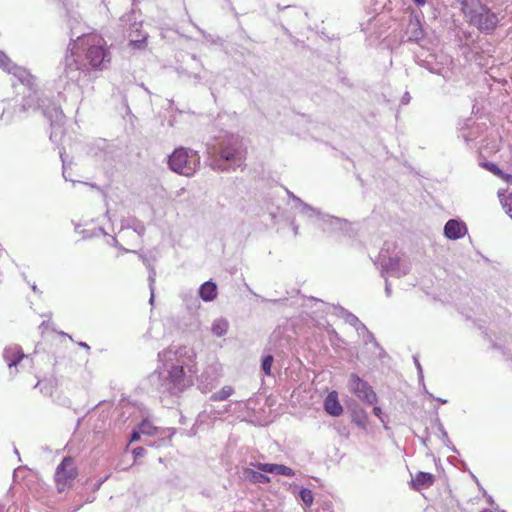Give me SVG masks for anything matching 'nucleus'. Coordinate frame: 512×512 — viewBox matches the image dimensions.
I'll use <instances>...</instances> for the list:
<instances>
[{
    "label": "nucleus",
    "mask_w": 512,
    "mask_h": 512,
    "mask_svg": "<svg viewBox=\"0 0 512 512\" xmlns=\"http://www.w3.org/2000/svg\"><path fill=\"white\" fill-rule=\"evenodd\" d=\"M44 114L50 119L52 128L63 127L66 117L59 106L54 105L50 108H47L44 111Z\"/></svg>",
    "instance_id": "nucleus-11"
},
{
    "label": "nucleus",
    "mask_w": 512,
    "mask_h": 512,
    "mask_svg": "<svg viewBox=\"0 0 512 512\" xmlns=\"http://www.w3.org/2000/svg\"><path fill=\"white\" fill-rule=\"evenodd\" d=\"M323 407L327 414L334 417H338L343 413V407L339 402L338 393L336 391H331L326 396Z\"/></svg>",
    "instance_id": "nucleus-8"
},
{
    "label": "nucleus",
    "mask_w": 512,
    "mask_h": 512,
    "mask_svg": "<svg viewBox=\"0 0 512 512\" xmlns=\"http://www.w3.org/2000/svg\"><path fill=\"white\" fill-rule=\"evenodd\" d=\"M373 412L376 416H380L381 414V408L380 407H374Z\"/></svg>",
    "instance_id": "nucleus-26"
},
{
    "label": "nucleus",
    "mask_w": 512,
    "mask_h": 512,
    "mask_svg": "<svg viewBox=\"0 0 512 512\" xmlns=\"http://www.w3.org/2000/svg\"><path fill=\"white\" fill-rule=\"evenodd\" d=\"M299 497L303 501L306 507H310L314 501L313 492L308 488H302L299 492Z\"/></svg>",
    "instance_id": "nucleus-19"
},
{
    "label": "nucleus",
    "mask_w": 512,
    "mask_h": 512,
    "mask_svg": "<svg viewBox=\"0 0 512 512\" xmlns=\"http://www.w3.org/2000/svg\"><path fill=\"white\" fill-rule=\"evenodd\" d=\"M135 458L141 457L145 453V449L143 447H136L132 451Z\"/></svg>",
    "instance_id": "nucleus-22"
},
{
    "label": "nucleus",
    "mask_w": 512,
    "mask_h": 512,
    "mask_svg": "<svg viewBox=\"0 0 512 512\" xmlns=\"http://www.w3.org/2000/svg\"><path fill=\"white\" fill-rule=\"evenodd\" d=\"M501 179H503L508 184H512V175L510 174L503 173Z\"/></svg>",
    "instance_id": "nucleus-24"
},
{
    "label": "nucleus",
    "mask_w": 512,
    "mask_h": 512,
    "mask_svg": "<svg viewBox=\"0 0 512 512\" xmlns=\"http://www.w3.org/2000/svg\"><path fill=\"white\" fill-rule=\"evenodd\" d=\"M243 475H244L245 479L249 480L252 483H269L270 482V478L267 475H265L261 472L255 471L253 469H250V468H245L243 470Z\"/></svg>",
    "instance_id": "nucleus-15"
},
{
    "label": "nucleus",
    "mask_w": 512,
    "mask_h": 512,
    "mask_svg": "<svg viewBox=\"0 0 512 512\" xmlns=\"http://www.w3.org/2000/svg\"><path fill=\"white\" fill-rule=\"evenodd\" d=\"M465 227L457 220H449L444 227V234L449 239H458L464 235Z\"/></svg>",
    "instance_id": "nucleus-13"
},
{
    "label": "nucleus",
    "mask_w": 512,
    "mask_h": 512,
    "mask_svg": "<svg viewBox=\"0 0 512 512\" xmlns=\"http://www.w3.org/2000/svg\"><path fill=\"white\" fill-rule=\"evenodd\" d=\"M75 48L85 51V58L90 68L101 70L103 63L108 58L109 53L106 49V41L97 34H87L78 37L75 42Z\"/></svg>",
    "instance_id": "nucleus-2"
},
{
    "label": "nucleus",
    "mask_w": 512,
    "mask_h": 512,
    "mask_svg": "<svg viewBox=\"0 0 512 512\" xmlns=\"http://www.w3.org/2000/svg\"><path fill=\"white\" fill-rule=\"evenodd\" d=\"M233 392H234V389L232 386H224L218 392L214 393L211 396V399L214 401H224L228 397H230L233 394Z\"/></svg>",
    "instance_id": "nucleus-17"
},
{
    "label": "nucleus",
    "mask_w": 512,
    "mask_h": 512,
    "mask_svg": "<svg viewBox=\"0 0 512 512\" xmlns=\"http://www.w3.org/2000/svg\"><path fill=\"white\" fill-rule=\"evenodd\" d=\"M256 467L259 471L264 473H276L287 477L295 475L294 471L290 467L282 464L259 463Z\"/></svg>",
    "instance_id": "nucleus-9"
},
{
    "label": "nucleus",
    "mask_w": 512,
    "mask_h": 512,
    "mask_svg": "<svg viewBox=\"0 0 512 512\" xmlns=\"http://www.w3.org/2000/svg\"><path fill=\"white\" fill-rule=\"evenodd\" d=\"M413 1L418 6H423L426 3V0H413Z\"/></svg>",
    "instance_id": "nucleus-25"
},
{
    "label": "nucleus",
    "mask_w": 512,
    "mask_h": 512,
    "mask_svg": "<svg viewBox=\"0 0 512 512\" xmlns=\"http://www.w3.org/2000/svg\"><path fill=\"white\" fill-rule=\"evenodd\" d=\"M462 12L467 22L481 32L491 33L499 23L497 14L480 0H463Z\"/></svg>",
    "instance_id": "nucleus-1"
},
{
    "label": "nucleus",
    "mask_w": 512,
    "mask_h": 512,
    "mask_svg": "<svg viewBox=\"0 0 512 512\" xmlns=\"http://www.w3.org/2000/svg\"><path fill=\"white\" fill-rule=\"evenodd\" d=\"M167 380L171 385L170 389L175 392H181L190 385V382L186 379L183 366L179 365L171 367Z\"/></svg>",
    "instance_id": "nucleus-7"
},
{
    "label": "nucleus",
    "mask_w": 512,
    "mask_h": 512,
    "mask_svg": "<svg viewBox=\"0 0 512 512\" xmlns=\"http://www.w3.org/2000/svg\"><path fill=\"white\" fill-rule=\"evenodd\" d=\"M2 57H4V55L0 53V66L2 65Z\"/></svg>",
    "instance_id": "nucleus-28"
},
{
    "label": "nucleus",
    "mask_w": 512,
    "mask_h": 512,
    "mask_svg": "<svg viewBox=\"0 0 512 512\" xmlns=\"http://www.w3.org/2000/svg\"><path fill=\"white\" fill-rule=\"evenodd\" d=\"M480 512H492V511L490 509L486 508V509L481 510Z\"/></svg>",
    "instance_id": "nucleus-27"
},
{
    "label": "nucleus",
    "mask_w": 512,
    "mask_h": 512,
    "mask_svg": "<svg viewBox=\"0 0 512 512\" xmlns=\"http://www.w3.org/2000/svg\"><path fill=\"white\" fill-rule=\"evenodd\" d=\"M3 357L8 363V366L11 368L13 366H17L23 360L26 355L23 353L22 349L19 346H9L5 348Z\"/></svg>",
    "instance_id": "nucleus-10"
},
{
    "label": "nucleus",
    "mask_w": 512,
    "mask_h": 512,
    "mask_svg": "<svg viewBox=\"0 0 512 512\" xmlns=\"http://www.w3.org/2000/svg\"><path fill=\"white\" fill-rule=\"evenodd\" d=\"M272 363H273V357L271 355H267L266 357H264L263 362H262V369L266 375L271 374Z\"/></svg>",
    "instance_id": "nucleus-20"
},
{
    "label": "nucleus",
    "mask_w": 512,
    "mask_h": 512,
    "mask_svg": "<svg viewBox=\"0 0 512 512\" xmlns=\"http://www.w3.org/2000/svg\"><path fill=\"white\" fill-rule=\"evenodd\" d=\"M199 294L202 300L208 302L213 301L217 297V286L212 281L203 283L200 287Z\"/></svg>",
    "instance_id": "nucleus-14"
},
{
    "label": "nucleus",
    "mask_w": 512,
    "mask_h": 512,
    "mask_svg": "<svg viewBox=\"0 0 512 512\" xmlns=\"http://www.w3.org/2000/svg\"><path fill=\"white\" fill-rule=\"evenodd\" d=\"M228 330V323L224 320L215 321L212 325V332L214 335L221 337L226 334Z\"/></svg>",
    "instance_id": "nucleus-18"
},
{
    "label": "nucleus",
    "mask_w": 512,
    "mask_h": 512,
    "mask_svg": "<svg viewBox=\"0 0 512 512\" xmlns=\"http://www.w3.org/2000/svg\"><path fill=\"white\" fill-rule=\"evenodd\" d=\"M78 475V469L73 458L65 457L55 471V484L57 491L62 493L72 486V482Z\"/></svg>",
    "instance_id": "nucleus-4"
},
{
    "label": "nucleus",
    "mask_w": 512,
    "mask_h": 512,
    "mask_svg": "<svg viewBox=\"0 0 512 512\" xmlns=\"http://www.w3.org/2000/svg\"><path fill=\"white\" fill-rule=\"evenodd\" d=\"M485 167L490 171L492 172L494 175L498 176L501 178V176L503 175V171L501 169L498 168V166L495 164V163H486L485 164Z\"/></svg>",
    "instance_id": "nucleus-21"
},
{
    "label": "nucleus",
    "mask_w": 512,
    "mask_h": 512,
    "mask_svg": "<svg viewBox=\"0 0 512 512\" xmlns=\"http://www.w3.org/2000/svg\"><path fill=\"white\" fill-rule=\"evenodd\" d=\"M350 388L359 399L366 401L369 404H373L377 400V396L371 386L360 379L357 375L351 376Z\"/></svg>",
    "instance_id": "nucleus-6"
},
{
    "label": "nucleus",
    "mask_w": 512,
    "mask_h": 512,
    "mask_svg": "<svg viewBox=\"0 0 512 512\" xmlns=\"http://www.w3.org/2000/svg\"><path fill=\"white\" fill-rule=\"evenodd\" d=\"M139 430L142 434L148 436H155L159 433L158 427H156L150 420L144 419L140 425Z\"/></svg>",
    "instance_id": "nucleus-16"
},
{
    "label": "nucleus",
    "mask_w": 512,
    "mask_h": 512,
    "mask_svg": "<svg viewBox=\"0 0 512 512\" xmlns=\"http://www.w3.org/2000/svg\"><path fill=\"white\" fill-rule=\"evenodd\" d=\"M434 483V475L427 472H418L412 479L413 489L420 491L424 488H429Z\"/></svg>",
    "instance_id": "nucleus-12"
},
{
    "label": "nucleus",
    "mask_w": 512,
    "mask_h": 512,
    "mask_svg": "<svg viewBox=\"0 0 512 512\" xmlns=\"http://www.w3.org/2000/svg\"><path fill=\"white\" fill-rule=\"evenodd\" d=\"M140 434H142L139 431H133V433L131 434V438H130V442H135V441H138L140 439Z\"/></svg>",
    "instance_id": "nucleus-23"
},
{
    "label": "nucleus",
    "mask_w": 512,
    "mask_h": 512,
    "mask_svg": "<svg viewBox=\"0 0 512 512\" xmlns=\"http://www.w3.org/2000/svg\"><path fill=\"white\" fill-rule=\"evenodd\" d=\"M168 164L172 171L189 177L197 170L199 157L196 152L179 147L169 156Z\"/></svg>",
    "instance_id": "nucleus-3"
},
{
    "label": "nucleus",
    "mask_w": 512,
    "mask_h": 512,
    "mask_svg": "<svg viewBox=\"0 0 512 512\" xmlns=\"http://www.w3.org/2000/svg\"><path fill=\"white\" fill-rule=\"evenodd\" d=\"M220 157L227 161L242 160L246 156L241 140L231 136L220 149Z\"/></svg>",
    "instance_id": "nucleus-5"
}]
</instances>
